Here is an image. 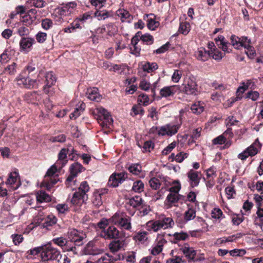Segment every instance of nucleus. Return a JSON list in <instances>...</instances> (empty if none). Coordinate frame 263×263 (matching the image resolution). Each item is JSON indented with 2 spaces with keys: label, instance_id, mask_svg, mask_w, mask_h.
Instances as JSON below:
<instances>
[{
  "label": "nucleus",
  "instance_id": "f257e3e1",
  "mask_svg": "<svg viewBox=\"0 0 263 263\" xmlns=\"http://www.w3.org/2000/svg\"><path fill=\"white\" fill-rule=\"evenodd\" d=\"M62 168V167L57 163L52 165L48 170L44 179L41 183V186L46 188L48 191L50 190L52 186L59 180L58 175H55V173Z\"/></svg>",
  "mask_w": 263,
  "mask_h": 263
},
{
  "label": "nucleus",
  "instance_id": "f03ea898",
  "mask_svg": "<svg viewBox=\"0 0 263 263\" xmlns=\"http://www.w3.org/2000/svg\"><path fill=\"white\" fill-rule=\"evenodd\" d=\"M93 114L102 127L110 128L113 120L107 110L102 107H97L94 110Z\"/></svg>",
  "mask_w": 263,
  "mask_h": 263
},
{
  "label": "nucleus",
  "instance_id": "7ed1b4c3",
  "mask_svg": "<svg viewBox=\"0 0 263 263\" xmlns=\"http://www.w3.org/2000/svg\"><path fill=\"white\" fill-rule=\"evenodd\" d=\"M17 85L21 87L27 89L36 88L40 82V79H32L26 73V71H22L15 78Z\"/></svg>",
  "mask_w": 263,
  "mask_h": 263
},
{
  "label": "nucleus",
  "instance_id": "20e7f679",
  "mask_svg": "<svg viewBox=\"0 0 263 263\" xmlns=\"http://www.w3.org/2000/svg\"><path fill=\"white\" fill-rule=\"evenodd\" d=\"M62 255L60 251L51 245L44 246V250L41 253V258L44 261L55 260L59 261Z\"/></svg>",
  "mask_w": 263,
  "mask_h": 263
},
{
  "label": "nucleus",
  "instance_id": "39448f33",
  "mask_svg": "<svg viewBox=\"0 0 263 263\" xmlns=\"http://www.w3.org/2000/svg\"><path fill=\"white\" fill-rule=\"evenodd\" d=\"M182 86V91L185 94L189 95H196L197 94L198 85L193 77H185L184 78Z\"/></svg>",
  "mask_w": 263,
  "mask_h": 263
},
{
  "label": "nucleus",
  "instance_id": "423d86ee",
  "mask_svg": "<svg viewBox=\"0 0 263 263\" xmlns=\"http://www.w3.org/2000/svg\"><path fill=\"white\" fill-rule=\"evenodd\" d=\"M111 222L125 230H130L131 219L130 217L123 214L116 213L110 219Z\"/></svg>",
  "mask_w": 263,
  "mask_h": 263
},
{
  "label": "nucleus",
  "instance_id": "0eeeda50",
  "mask_svg": "<svg viewBox=\"0 0 263 263\" xmlns=\"http://www.w3.org/2000/svg\"><path fill=\"white\" fill-rule=\"evenodd\" d=\"M84 170V167L79 163L76 162L71 165L69 168L70 175L65 181L66 186L69 187L75 185L76 180H73L74 178Z\"/></svg>",
  "mask_w": 263,
  "mask_h": 263
},
{
  "label": "nucleus",
  "instance_id": "6e6552de",
  "mask_svg": "<svg viewBox=\"0 0 263 263\" xmlns=\"http://www.w3.org/2000/svg\"><path fill=\"white\" fill-rule=\"evenodd\" d=\"M261 148V144L259 143L258 139H257L248 148L244 150L242 153L238 155V158L244 161L247 159L248 157H253L256 155Z\"/></svg>",
  "mask_w": 263,
  "mask_h": 263
},
{
  "label": "nucleus",
  "instance_id": "1a4fd4ad",
  "mask_svg": "<svg viewBox=\"0 0 263 263\" xmlns=\"http://www.w3.org/2000/svg\"><path fill=\"white\" fill-rule=\"evenodd\" d=\"M68 238L70 243H73L71 246H81L84 243V240L86 238V234L82 231L76 229H70L68 232Z\"/></svg>",
  "mask_w": 263,
  "mask_h": 263
},
{
  "label": "nucleus",
  "instance_id": "9d476101",
  "mask_svg": "<svg viewBox=\"0 0 263 263\" xmlns=\"http://www.w3.org/2000/svg\"><path fill=\"white\" fill-rule=\"evenodd\" d=\"M122 235V232L119 231L115 227L109 226L106 230L101 231L100 236L105 239H116Z\"/></svg>",
  "mask_w": 263,
  "mask_h": 263
},
{
  "label": "nucleus",
  "instance_id": "9b49d317",
  "mask_svg": "<svg viewBox=\"0 0 263 263\" xmlns=\"http://www.w3.org/2000/svg\"><path fill=\"white\" fill-rule=\"evenodd\" d=\"M128 177L125 172L114 173L108 180V184L112 187H116L123 183Z\"/></svg>",
  "mask_w": 263,
  "mask_h": 263
},
{
  "label": "nucleus",
  "instance_id": "f8f14e48",
  "mask_svg": "<svg viewBox=\"0 0 263 263\" xmlns=\"http://www.w3.org/2000/svg\"><path fill=\"white\" fill-rule=\"evenodd\" d=\"M52 241L54 244L60 247L64 251L75 252L76 251V248L74 246H71V244L63 237L54 238L52 240Z\"/></svg>",
  "mask_w": 263,
  "mask_h": 263
},
{
  "label": "nucleus",
  "instance_id": "ddd939ff",
  "mask_svg": "<svg viewBox=\"0 0 263 263\" xmlns=\"http://www.w3.org/2000/svg\"><path fill=\"white\" fill-rule=\"evenodd\" d=\"M248 40L247 37L242 36L240 38L235 35H231L230 37L231 45L237 49H239L242 47H248Z\"/></svg>",
  "mask_w": 263,
  "mask_h": 263
},
{
  "label": "nucleus",
  "instance_id": "4468645a",
  "mask_svg": "<svg viewBox=\"0 0 263 263\" xmlns=\"http://www.w3.org/2000/svg\"><path fill=\"white\" fill-rule=\"evenodd\" d=\"M74 153V149L71 147L69 148H62L58 155V160L55 163L59 165L61 167H63L67 163L68 160L67 159V155L68 154H72Z\"/></svg>",
  "mask_w": 263,
  "mask_h": 263
},
{
  "label": "nucleus",
  "instance_id": "2eb2a0df",
  "mask_svg": "<svg viewBox=\"0 0 263 263\" xmlns=\"http://www.w3.org/2000/svg\"><path fill=\"white\" fill-rule=\"evenodd\" d=\"M35 43L34 39L30 37H22L19 43L21 51L28 52L32 49V46Z\"/></svg>",
  "mask_w": 263,
  "mask_h": 263
},
{
  "label": "nucleus",
  "instance_id": "dca6fc26",
  "mask_svg": "<svg viewBox=\"0 0 263 263\" xmlns=\"http://www.w3.org/2000/svg\"><path fill=\"white\" fill-rule=\"evenodd\" d=\"M6 183L13 190L17 189L21 184L18 173L16 171L10 173Z\"/></svg>",
  "mask_w": 263,
  "mask_h": 263
},
{
  "label": "nucleus",
  "instance_id": "f3484780",
  "mask_svg": "<svg viewBox=\"0 0 263 263\" xmlns=\"http://www.w3.org/2000/svg\"><path fill=\"white\" fill-rule=\"evenodd\" d=\"M217 45L226 53H230L232 51V47L230 44L225 39L222 35H219L215 39Z\"/></svg>",
  "mask_w": 263,
  "mask_h": 263
},
{
  "label": "nucleus",
  "instance_id": "a211bd4d",
  "mask_svg": "<svg viewBox=\"0 0 263 263\" xmlns=\"http://www.w3.org/2000/svg\"><path fill=\"white\" fill-rule=\"evenodd\" d=\"M184 112L185 111L183 109H181L180 111L179 123L178 124H174L173 123H169L166 124V127H168L167 128L168 132V136H172L177 133L182 123V119Z\"/></svg>",
  "mask_w": 263,
  "mask_h": 263
},
{
  "label": "nucleus",
  "instance_id": "6ab92c4d",
  "mask_svg": "<svg viewBox=\"0 0 263 263\" xmlns=\"http://www.w3.org/2000/svg\"><path fill=\"white\" fill-rule=\"evenodd\" d=\"M183 196L181 195H175L169 193L164 202V205L167 209H170L173 206H176L178 201L182 199Z\"/></svg>",
  "mask_w": 263,
  "mask_h": 263
},
{
  "label": "nucleus",
  "instance_id": "aec40b11",
  "mask_svg": "<svg viewBox=\"0 0 263 263\" xmlns=\"http://www.w3.org/2000/svg\"><path fill=\"white\" fill-rule=\"evenodd\" d=\"M166 242V240L164 238L162 235H159L156 240L155 246L152 249L151 253L154 255L159 254L162 252L163 246Z\"/></svg>",
  "mask_w": 263,
  "mask_h": 263
},
{
  "label": "nucleus",
  "instance_id": "412c9836",
  "mask_svg": "<svg viewBox=\"0 0 263 263\" xmlns=\"http://www.w3.org/2000/svg\"><path fill=\"white\" fill-rule=\"evenodd\" d=\"M45 77L46 85L44 87L43 90L46 93H49V88L55 84L57 79L54 74L51 71L46 72Z\"/></svg>",
  "mask_w": 263,
  "mask_h": 263
},
{
  "label": "nucleus",
  "instance_id": "4be33fe9",
  "mask_svg": "<svg viewBox=\"0 0 263 263\" xmlns=\"http://www.w3.org/2000/svg\"><path fill=\"white\" fill-rule=\"evenodd\" d=\"M24 98L28 103L37 104L42 100V97L37 91H31L26 93Z\"/></svg>",
  "mask_w": 263,
  "mask_h": 263
},
{
  "label": "nucleus",
  "instance_id": "5701e85b",
  "mask_svg": "<svg viewBox=\"0 0 263 263\" xmlns=\"http://www.w3.org/2000/svg\"><path fill=\"white\" fill-rule=\"evenodd\" d=\"M187 176L189 182L192 187L197 186L199 185L200 178L198 172L192 169L187 173Z\"/></svg>",
  "mask_w": 263,
  "mask_h": 263
},
{
  "label": "nucleus",
  "instance_id": "b1692460",
  "mask_svg": "<svg viewBox=\"0 0 263 263\" xmlns=\"http://www.w3.org/2000/svg\"><path fill=\"white\" fill-rule=\"evenodd\" d=\"M37 11L35 9H31L29 10L27 14L22 17V22L25 25L29 26L36 20L35 14Z\"/></svg>",
  "mask_w": 263,
  "mask_h": 263
},
{
  "label": "nucleus",
  "instance_id": "393cba45",
  "mask_svg": "<svg viewBox=\"0 0 263 263\" xmlns=\"http://www.w3.org/2000/svg\"><path fill=\"white\" fill-rule=\"evenodd\" d=\"M88 198L81 195L80 192H76L70 200L71 203L74 206L80 207Z\"/></svg>",
  "mask_w": 263,
  "mask_h": 263
},
{
  "label": "nucleus",
  "instance_id": "a878e982",
  "mask_svg": "<svg viewBox=\"0 0 263 263\" xmlns=\"http://www.w3.org/2000/svg\"><path fill=\"white\" fill-rule=\"evenodd\" d=\"M86 94L87 98L93 101L98 102L102 99V96L99 93L98 89L96 87L87 89Z\"/></svg>",
  "mask_w": 263,
  "mask_h": 263
},
{
  "label": "nucleus",
  "instance_id": "bb28decb",
  "mask_svg": "<svg viewBox=\"0 0 263 263\" xmlns=\"http://www.w3.org/2000/svg\"><path fill=\"white\" fill-rule=\"evenodd\" d=\"M85 250L86 253L89 255H96L102 253V250L96 246L94 241H89L85 247Z\"/></svg>",
  "mask_w": 263,
  "mask_h": 263
},
{
  "label": "nucleus",
  "instance_id": "cd10ccee",
  "mask_svg": "<svg viewBox=\"0 0 263 263\" xmlns=\"http://www.w3.org/2000/svg\"><path fill=\"white\" fill-rule=\"evenodd\" d=\"M195 56L199 61L204 62L210 57V53L209 51L206 50L204 48L200 47L196 51Z\"/></svg>",
  "mask_w": 263,
  "mask_h": 263
},
{
  "label": "nucleus",
  "instance_id": "c85d7f7f",
  "mask_svg": "<svg viewBox=\"0 0 263 263\" xmlns=\"http://www.w3.org/2000/svg\"><path fill=\"white\" fill-rule=\"evenodd\" d=\"M183 253L191 260H196V251L193 248L184 246L181 249Z\"/></svg>",
  "mask_w": 263,
  "mask_h": 263
},
{
  "label": "nucleus",
  "instance_id": "c756f323",
  "mask_svg": "<svg viewBox=\"0 0 263 263\" xmlns=\"http://www.w3.org/2000/svg\"><path fill=\"white\" fill-rule=\"evenodd\" d=\"M36 198L38 202H50L51 201V196L46 193L44 191H39L36 193Z\"/></svg>",
  "mask_w": 263,
  "mask_h": 263
},
{
  "label": "nucleus",
  "instance_id": "7c9ffc66",
  "mask_svg": "<svg viewBox=\"0 0 263 263\" xmlns=\"http://www.w3.org/2000/svg\"><path fill=\"white\" fill-rule=\"evenodd\" d=\"M124 242L122 240H115L111 241L109 245V248L111 252H116L123 248Z\"/></svg>",
  "mask_w": 263,
  "mask_h": 263
},
{
  "label": "nucleus",
  "instance_id": "2f4dec72",
  "mask_svg": "<svg viewBox=\"0 0 263 263\" xmlns=\"http://www.w3.org/2000/svg\"><path fill=\"white\" fill-rule=\"evenodd\" d=\"M163 229L171 228L174 225L173 219L171 217H162L158 220Z\"/></svg>",
  "mask_w": 263,
  "mask_h": 263
},
{
  "label": "nucleus",
  "instance_id": "473e14b6",
  "mask_svg": "<svg viewBox=\"0 0 263 263\" xmlns=\"http://www.w3.org/2000/svg\"><path fill=\"white\" fill-rule=\"evenodd\" d=\"M117 15L120 17L122 22H130L131 15L128 11L124 9H119L117 11Z\"/></svg>",
  "mask_w": 263,
  "mask_h": 263
},
{
  "label": "nucleus",
  "instance_id": "72a5a7b5",
  "mask_svg": "<svg viewBox=\"0 0 263 263\" xmlns=\"http://www.w3.org/2000/svg\"><path fill=\"white\" fill-rule=\"evenodd\" d=\"M147 227L148 230H152L155 232L163 229L162 225H161L158 220L148 221L147 223Z\"/></svg>",
  "mask_w": 263,
  "mask_h": 263
},
{
  "label": "nucleus",
  "instance_id": "f704fd0d",
  "mask_svg": "<svg viewBox=\"0 0 263 263\" xmlns=\"http://www.w3.org/2000/svg\"><path fill=\"white\" fill-rule=\"evenodd\" d=\"M174 89V86L164 87L160 91L161 97L166 98L173 96L175 93Z\"/></svg>",
  "mask_w": 263,
  "mask_h": 263
},
{
  "label": "nucleus",
  "instance_id": "c9c22d12",
  "mask_svg": "<svg viewBox=\"0 0 263 263\" xmlns=\"http://www.w3.org/2000/svg\"><path fill=\"white\" fill-rule=\"evenodd\" d=\"M158 68V64L155 62H146L142 65L143 71L148 73L152 72Z\"/></svg>",
  "mask_w": 263,
  "mask_h": 263
},
{
  "label": "nucleus",
  "instance_id": "e433bc0d",
  "mask_svg": "<svg viewBox=\"0 0 263 263\" xmlns=\"http://www.w3.org/2000/svg\"><path fill=\"white\" fill-rule=\"evenodd\" d=\"M77 5L74 2L68 3L62 5V8L64 9L68 15L73 13L76 9Z\"/></svg>",
  "mask_w": 263,
  "mask_h": 263
},
{
  "label": "nucleus",
  "instance_id": "4c0bfd02",
  "mask_svg": "<svg viewBox=\"0 0 263 263\" xmlns=\"http://www.w3.org/2000/svg\"><path fill=\"white\" fill-rule=\"evenodd\" d=\"M143 200L140 196H136L130 198L128 203L133 208H138L142 205Z\"/></svg>",
  "mask_w": 263,
  "mask_h": 263
},
{
  "label": "nucleus",
  "instance_id": "58836bf2",
  "mask_svg": "<svg viewBox=\"0 0 263 263\" xmlns=\"http://www.w3.org/2000/svg\"><path fill=\"white\" fill-rule=\"evenodd\" d=\"M89 189L90 187L88 183L86 181H83L81 183L78 192H80L81 195L88 198L87 193L89 191Z\"/></svg>",
  "mask_w": 263,
  "mask_h": 263
},
{
  "label": "nucleus",
  "instance_id": "ea45409f",
  "mask_svg": "<svg viewBox=\"0 0 263 263\" xmlns=\"http://www.w3.org/2000/svg\"><path fill=\"white\" fill-rule=\"evenodd\" d=\"M92 202L96 207L101 206L103 203L101 194L98 192L94 193L92 196Z\"/></svg>",
  "mask_w": 263,
  "mask_h": 263
},
{
  "label": "nucleus",
  "instance_id": "a19ab883",
  "mask_svg": "<svg viewBox=\"0 0 263 263\" xmlns=\"http://www.w3.org/2000/svg\"><path fill=\"white\" fill-rule=\"evenodd\" d=\"M168 128L166 127V125H165L164 126H161L160 127L158 128L157 127H153L151 129V132H155L156 130H158V134L159 136H167L168 132L167 129Z\"/></svg>",
  "mask_w": 263,
  "mask_h": 263
},
{
  "label": "nucleus",
  "instance_id": "79ce46f5",
  "mask_svg": "<svg viewBox=\"0 0 263 263\" xmlns=\"http://www.w3.org/2000/svg\"><path fill=\"white\" fill-rule=\"evenodd\" d=\"M196 217V211L192 208L189 209L184 214V220L187 222L193 219Z\"/></svg>",
  "mask_w": 263,
  "mask_h": 263
},
{
  "label": "nucleus",
  "instance_id": "37998d69",
  "mask_svg": "<svg viewBox=\"0 0 263 263\" xmlns=\"http://www.w3.org/2000/svg\"><path fill=\"white\" fill-rule=\"evenodd\" d=\"M85 108V104H84L83 103H81L80 106L79 107L75 108L73 112H72L70 115V118L71 119H76L84 111Z\"/></svg>",
  "mask_w": 263,
  "mask_h": 263
},
{
  "label": "nucleus",
  "instance_id": "c03bdc74",
  "mask_svg": "<svg viewBox=\"0 0 263 263\" xmlns=\"http://www.w3.org/2000/svg\"><path fill=\"white\" fill-rule=\"evenodd\" d=\"M144 185L141 180H137L134 182L132 190L136 193H141L144 190Z\"/></svg>",
  "mask_w": 263,
  "mask_h": 263
},
{
  "label": "nucleus",
  "instance_id": "a18cd8bd",
  "mask_svg": "<svg viewBox=\"0 0 263 263\" xmlns=\"http://www.w3.org/2000/svg\"><path fill=\"white\" fill-rule=\"evenodd\" d=\"M190 31V25L188 22H181L180 24L179 31L180 33L186 35Z\"/></svg>",
  "mask_w": 263,
  "mask_h": 263
},
{
  "label": "nucleus",
  "instance_id": "49530a36",
  "mask_svg": "<svg viewBox=\"0 0 263 263\" xmlns=\"http://www.w3.org/2000/svg\"><path fill=\"white\" fill-rule=\"evenodd\" d=\"M128 170L134 175H138L141 172V166L138 163H134L130 165Z\"/></svg>",
  "mask_w": 263,
  "mask_h": 263
},
{
  "label": "nucleus",
  "instance_id": "de8ad7c7",
  "mask_svg": "<svg viewBox=\"0 0 263 263\" xmlns=\"http://www.w3.org/2000/svg\"><path fill=\"white\" fill-rule=\"evenodd\" d=\"M95 17L99 21L104 20L109 16L108 12L106 10H97L94 13Z\"/></svg>",
  "mask_w": 263,
  "mask_h": 263
},
{
  "label": "nucleus",
  "instance_id": "09e8293b",
  "mask_svg": "<svg viewBox=\"0 0 263 263\" xmlns=\"http://www.w3.org/2000/svg\"><path fill=\"white\" fill-rule=\"evenodd\" d=\"M247 89L246 87H245L243 85L239 86L236 91V97L233 99V100L231 102V104H232L234 102L240 100L242 98L243 93Z\"/></svg>",
  "mask_w": 263,
  "mask_h": 263
},
{
  "label": "nucleus",
  "instance_id": "8fccbe9b",
  "mask_svg": "<svg viewBox=\"0 0 263 263\" xmlns=\"http://www.w3.org/2000/svg\"><path fill=\"white\" fill-rule=\"evenodd\" d=\"M210 53V57L215 60H220L223 57V53L216 48H214Z\"/></svg>",
  "mask_w": 263,
  "mask_h": 263
},
{
  "label": "nucleus",
  "instance_id": "3c124183",
  "mask_svg": "<svg viewBox=\"0 0 263 263\" xmlns=\"http://www.w3.org/2000/svg\"><path fill=\"white\" fill-rule=\"evenodd\" d=\"M191 109L194 114H200L203 111L204 107L200 102H197L192 105Z\"/></svg>",
  "mask_w": 263,
  "mask_h": 263
},
{
  "label": "nucleus",
  "instance_id": "603ef678",
  "mask_svg": "<svg viewBox=\"0 0 263 263\" xmlns=\"http://www.w3.org/2000/svg\"><path fill=\"white\" fill-rule=\"evenodd\" d=\"M138 101L139 104L144 106H147L149 104V99L148 96L145 94H141L138 96Z\"/></svg>",
  "mask_w": 263,
  "mask_h": 263
},
{
  "label": "nucleus",
  "instance_id": "864d4df0",
  "mask_svg": "<svg viewBox=\"0 0 263 263\" xmlns=\"http://www.w3.org/2000/svg\"><path fill=\"white\" fill-rule=\"evenodd\" d=\"M159 22L154 18H149L147 20V26L149 29L155 30L159 26Z\"/></svg>",
  "mask_w": 263,
  "mask_h": 263
},
{
  "label": "nucleus",
  "instance_id": "5fc2aeb1",
  "mask_svg": "<svg viewBox=\"0 0 263 263\" xmlns=\"http://www.w3.org/2000/svg\"><path fill=\"white\" fill-rule=\"evenodd\" d=\"M183 71L179 69H176L172 76V81L174 83H178L182 76Z\"/></svg>",
  "mask_w": 263,
  "mask_h": 263
},
{
  "label": "nucleus",
  "instance_id": "6e6d98bb",
  "mask_svg": "<svg viewBox=\"0 0 263 263\" xmlns=\"http://www.w3.org/2000/svg\"><path fill=\"white\" fill-rule=\"evenodd\" d=\"M147 232L145 231L139 232L135 236L136 241L144 242L147 239Z\"/></svg>",
  "mask_w": 263,
  "mask_h": 263
},
{
  "label": "nucleus",
  "instance_id": "4d7b16f0",
  "mask_svg": "<svg viewBox=\"0 0 263 263\" xmlns=\"http://www.w3.org/2000/svg\"><path fill=\"white\" fill-rule=\"evenodd\" d=\"M150 186L154 190H157L160 188L161 183L158 178H153L149 181Z\"/></svg>",
  "mask_w": 263,
  "mask_h": 263
},
{
  "label": "nucleus",
  "instance_id": "13d9d810",
  "mask_svg": "<svg viewBox=\"0 0 263 263\" xmlns=\"http://www.w3.org/2000/svg\"><path fill=\"white\" fill-rule=\"evenodd\" d=\"M5 71L11 75L14 74L16 72V64L13 63L8 65L5 67Z\"/></svg>",
  "mask_w": 263,
  "mask_h": 263
},
{
  "label": "nucleus",
  "instance_id": "bf43d9fd",
  "mask_svg": "<svg viewBox=\"0 0 263 263\" xmlns=\"http://www.w3.org/2000/svg\"><path fill=\"white\" fill-rule=\"evenodd\" d=\"M140 39L144 43L149 45L153 43V37L149 34H145L140 36Z\"/></svg>",
  "mask_w": 263,
  "mask_h": 263
},
{
  "label": "nucleus",
  "instance_id": "052dcab7",
  "mask_svg": "<svg viewBox=\"0 0 263 263\" xmlns=\"http://www.w3.org/2000/svg\"><path fill=\"white\" fill-rule=\"evenodd\" d=\"M101 259L104 263H111L117 260L118 259L109 254H105L101 257Z\"/></svg>",
  "mask_w": 263,
  "mask_h": 263
},
{
  "label": "nucleus",
  "instance_id": "680f3d73",
  "mask_svg": "<svg viewBox=\"0 0 263 263\" xmlns=\"http://www.w3.org/2000/svg\"><path fill=\"white\" fill-rule=\"evenodd\" d=\"M28 3L36 8L44 7L45 4V2L43 0H28Z\"/></svg>",
  "mask_w": 263,
  "mask_h": 263
},
{
  "label": "nucleus",
  "instance_id": "e2e57ef3",
  "mask_svg": "<svg viewBox=\"0 0 263 263\" xmlns=\"http://www.w3.org/2000/svg\"><path fill=\"white\" fill-rule=\"evenodd\" d=\"M143 109L140 105H134L133 106L130 115L132 116H135L139 114H143Z\"/></svg>",
  "mask_w": 263,
  "mask_h": 263
},
{
  "label": "nucleus",
  "instance_id": "0e129e2a",
  "mask_svg": "<svg viewBox=\"0 0 263 263\" xmlns=\"http://www.w3.org/2000/svg\"><path fill=\"white\" fill-rule=\"evenodd\" d=\"M151 87L150 83L145 79H142L139 83V88L144 91H148Z\"/></svg>",
  "mask_w": 263,
  "mask_h": 263
},
{
  "label": "nucleus",
  "instance_id": "69168bd1",
  "mask_svg": "<svg viewBox=\"0 0 263 263\" xmlns=\"http://www.w3.org/2000/svg\"><path fill=\"white\" fill-rule=\"evenodd\" d=\"M173 236L177 240H184L188 238L189 235L185 232H181L180 233H175Z\"/></svg>",
  "mask_w": 263,
  "mask_h": 263
},
{
  "label": "nucleus",
  "instance_id": "338daca9",
  "mask_svg": "<svg viewBox=\"0 0 263 263\" xmlns=\"http://www.w3.org/2000/svg\"><path fill=\"white\" fill-rule=\"evenodd\" d=\"M53 25L52 21L49 18H45L42 21V27L45 30H48Z\"/></svg>",
  "mask_w": 263,
  "mask_h": 263
},
{
  "label": "nucleus",
  "instance_id": "774afa93",
  "mask_svg": "<svg viewBox=\"0 0 263 263\" xmlns=\"http://www.w3.org/2000/svg\"><path fill=\"white\" fill-rule=\"evenodd\" d=\"M154 147V143L152 141H145L144 143L143 148L145 152H150Z\"/></svg>",
  "mask_w": 263,
  "mask_h": 263
}]
</instances>
